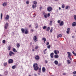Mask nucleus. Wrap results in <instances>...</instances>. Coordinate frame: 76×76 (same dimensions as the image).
<instances>
[{"label": "nucleus", "mask_w": 76, "mask_h": 76, "mask_svg": "<svg viewBox=\"0 0 76 76\" xmlns=\"http://www.w3.org/2000/svg\"><path fill=\"white\" fill-rule=\"evenodd\" d=\"M33 67L34 70L35 71H37L38 70V69H39V67L38 66V64L37 63H35L33 64Z\"/></svg>", "instance_id": "obj_1"}, {"label": "nucleus", "mask_w": 76, "mask_h": 76, "mask_svg": "<svg viewBox=\"0 0 76 76\" xmlns=\"http://www.w3.org/2000/svg\"><path fill=\"white\" fill-rule=\"evenodd\" d=\"M67 53L68 56H67L68 58H69L70 60H72V58L71 57V56H72V53H71L69 52H67Z\"/></svg>", "instance_id": "obj_2"}, {"label": "nucleus", "mask_w": 76, "mask_h": 76, "mask_svg": "<svg viewBox=\"0 0 76 76\" xmlns=\"http://www.w3.org/2000/svg\"><path fill=\"white\" fill-rule=\"evenodd\" d=\"M12 55H15V53L13 52L12 51H10L9 52V55L10 56H12Z\"/></svg>", "instance_id": "obj_3"}, {"label": "nucleus", "mask_w": 76, "mask_h": 76, "mask_svg": "<svg viewBox=\"0 0 76 76\" xmlns=\"http://www.w3.org/2000/svg\"><path fill=\"white\" fill-rule=\"evenodd\" d=\"M48 12H51L52 10V8L50 7H48L47 8Z\"/></svg>", "instance_id": "obj_4"}, {"label": "nucleus", "mask_w": 76, "mask_h": 76, "mask_svg": "<svg viewBox=\"0 0 76 76\" xmlns=\"http://www.w3.org/2000/svg\"><path fill=\"white\" fill-rule=\"evenodd\" d=\"M8 26L9 24H8V23H6L4 25V28L5 29H7V27H8Z\"/></svg>", "instance_id": "obj_5"}, {"label": "nucleus", "mask_w": 76, "mask_h": 76, "mask_svg": "<svg viewBox=\"0 0 76 76\" xmlns=\"http://www.w3.org/2000/svg\"><path fill=\"white\" fill-rule=\"evenodd\" d=\"M8 63L9 64H10L11 63H13V60L12 59H10L8 61Z\"/></svg>", "instance_id": "obj_6"}, {"label": "nucleus", "mask_w": 76, "mask_h": 76, "mask_svg": "<svg viewBox=\"0 0 76 76\" xmlns=\"http://www.w3.org/2000/svg\"><path fill=\"white\" fill-rule=\"evenodd\" d=\"M35 60H39V57L38 55H37L35 56Z\"/></svg>", "instance_id": "obj_7"}, {"label": "nucleus", "mask_w": 76, "mask_h": 76, "mask_svg": "<svg viewBox=\"0 0 76 76\" xmlns=\"http://www.w3.org/2000/svg\"><path fill=\"white\" fill-rule=\"evenodd\" d=\"M29 32V31L28 30V29L26 28L25 29V31H24L25 34H28Z\"/></svg>", "instance_id": "obj_8"}, {"label": "nucleus", "mask_w": 76, "mask_h": 76, "mask_svg": "<svg viewBox=\"0 0 76 76\" xmlns=\"http://www.w3.org/2000/svg\"><path fill=\"white\" fill-rule=\"evenodd\" d=\"M54 53L55 54H57L59 53V51L57 50H54Z\"/></svg>", "instance_id": "obj_9"}, {"label": "nucleus", "mask_w": 76, "mask_h": 76, "mask_svg": "<svg viewBox=\"0 0 76 76\" xmlns=\"http://www.w3.org/2000/svg\"><path fill=\"white\" fill-rule=\"evenodd\" d=\"M54 63L56 65H57V64H58V62L56 60L54 61Z\"/></svg>", "instance_id": "obj_10"}, {"label": "nucleus", "mask_w": 76, "mask_h": 76, "mask_svg": "<svg viewBox=\"0 0 76 76\" xmlns=\"http://www.w3.org/2000/svg\"><path fill=\"white\" fill-rule=\"evenodd\" d=\"M54 53H50V56L51 58H53L54 57Z\"/></svg>", "instance_id": "obj_11"}, {"label": "nucleus", "mask_w": 76, "mask_h": 76, "mask_svg": "<svg viewBox=\"0 0 76 76\" xmlns=\"http://www.w3.org/2000/svg\"><path fill=\"white\" fill-rule=\"evenodd\" d=\"M7 3L6 2H4L3 4L2 5L3 6L5 7L7 6Z\"/></svg>", "instance_id": "obj_12"}, {"label": "nucleus", "mask_w": 76, "mask_h": 76, "mask_svg": "<svg viewBox=\"0 0 76 76\" xmlns=\"http://www.w3.org/2000/svg\"><path fill=\"white\" fill-rule=\"evenodd\" d=\"M70 28H68L67 29V31H66V33L67 34H69V31H70Z\"/></svg>", "instance_id": "obj_13"}, {"label": "nucleus", "mask_w": 76, "mask_h": 76, "mask_svg": "<svg viewBox=\"0 0 76 76\" xmlns=\"http://www.w3.org/2000/svg\"><path fill=\"white\" fill-rule=\"evenodd\" d=\"M64 24V22L62 21L59 24L60 26H63Z\"/></svg>", "instance_id": "obj_14"}, {"label": "nucleus", "mask_w": 76, "mask_h": 76, "mask_svg": "<svg viewBox=\"0 0 76 76\" xmlns=\"http://www.w3.org/2000/svg\"><path fill=\"white\" fill-rule=\"evenodd\" d=\"M44 16L45 19L47 18V15L45 13H44Z\"/></svg>", "instance_id": "obj_15"}, {"label": "nucleus", "mask_w": 76, "mask_h": 76, "mask_svg": "<svg viewBox=\"0 0 76 76\" xmlns=\"http://www.w3.org/2000/svg\"><path fill=\"white\" fill-rule=\"evenodd\" d=\"M9 18H10L9 16L8 15H7L6 18H5V19H7V20L8 19H9Z\"/></svg>", "instance_id": "obj_16"}, {"label": "nucleus", "mask_w": 76, "mask_h": 76, "mask_svg": "<svg viewBox=\"0 0 76 76\" xmlns=\"http://www.w3.org/2000/svg\"><path fill=\"white\" fill-rule=\"evenodd\" d=\"M54 57L55 58H58L59 57V56L57 54L56 55H55Z\"/></svg>", "instance_id": "obj_17"}, {"label": "nucleus", "mask_w": 76, "mask_h": 76, "mask_svg": "<svg viewBox=\"0 0 76 76\" xmlns=\"http://www.w3.org/2000/svg\"><path fill=\"white\" fill-rule=\"evenodd\" d=\"M34 39L35 41L36 42L37 41V37L36 36H34Z\"/></svg>", "instance_id": "obj_18"}, {"label": "nucleus", "mask_w": 76, "mask_h": 76, "mask_svg": "<svg viewBox=\"0 0 76 76\" xmlns=\"http://www.w3.org/2000/svg\"><path fill=\"white\" fill-rule=\"evenodd\" d=\"M42 72H45V70H46V69H45V67H43L42 68Z\"/></svg>", "instance_id": "obj_19"}, {"label": "nucleus", "mask_w": 76, "mask_h": 76, "mask_svg": "<svg viewBox=\"0 0 76 76\" xmlns=\"http://www.w3.org/2000/svg\"><path fill=\"white\" fill-rule=\"evenodd\" d=\"M36 7H37V5H36L33 4L32 5V7L33 9H35Z\"/></svg>", "instance_id": "obj_20"}, {"label": "nucleus", "mask_w": 76, "mask_h": 76, "mask_svg": "<svg viewBox=\"0 0 76 76\" xmlns=\"http://www.w3.org/2000/svg\"><path fill=\"white\" fill-rule=\"evenodd\" d=\"M42 40L44 41V43H45L46 41V38H42Z\"/></svg>", "instance_id": "obj_21"}, {"label": "nucleus", "mask_w": 76, "mask_h": 76, "mask_svg": "<svg viewBox=\"0 0 76 76\" xmlns=\"http://www.w3.org/2000/svg\"><path fill=\"white\" fill-rule=\"evenodd\" d=\"M76 25V23L75 22H74L72 23V26H75Z\"/></svg>", "instance_id": "obj_22"}, {"label": "nucleus", "mask_w": 76, "mask_h": 76, "mask_svg": "<svg viewBox=\"0 0 76 76\" xmlns=\"http://www.w3.org/2000/svg\"><path fill=\"white\" fill-rule=\"evenodd\" d=\"M17 66L16 65H14L12 66V69H15Z\"/></svg>", "instance_id": "obj_23"}, {"label": "nucleus", "mask_w": 76, "mask_h": 76, "mask_svg": "<svg viewBox=\"0 0 76 76\" xmlns=\"http://www.w3.org/2000/svg\"><path fill=\"white\" fill-rule=\"evenodd\" d=\"M22 33H24L25 30L24 28H21V29Z\"/></svg>", "instance_id": "obj_24"}, {"label": "nucleus", "mask_w": 76, "mask_h": 76, "mask_svg": "<svg viewBox=\"0 0 76 76\" xmlns=\"http://www.w3.org/2000/svg\"><path fill=\"white\" fill-rule=\"evenodd\" d=\"M13 51L15 53H17V50H16L15 48H13Z\"/></svg>", "instance_id": "obj_25"}, {"label": "nucleus", "mask_w": 76, "mask_h": 76, "mask_svg": "<svg viewBox=\"0 0 76 76\" xmlns=\"http://www.w3.org/2000/svg\"><path fill=\"white\" fill-rule=\"evenodd\" d=\"M53 30H54V29H53V27H51V28L50 30V33H51V32H52L53 31Z\"/></svg>", "instance_id": "obj_26"}, {"label": "nucleus", "mask_w": 76, "mask_h": 76, "mask_svg": "<svg viewBox=\"0 0 76 76\" xmlns=\"http://www.w3.org/2000/svg\"><path fill=\"white\" fill-rule=\"evenodd\" d=\"M50 29V27H48L46 29V30L47 31H48Z\"/></svg>", "instance_id": "obj_27"}, {"label": "nucleus", "mask_w": 76, "mask_h": 76, "mask_svg": "<svg viewBox=\"0 0 76 76\" xmlns=\"http://www.w3.org/2000/svg\"><path fill=\"white\" fill-rule=\"evenodd\" d=\"M62 37V35L61 34H59L57 37V38H58L59 37Z\"/></svg>", "instance_id": "obj_28"}, {"label": "nucleus", "mask_w": 76, "mask_h": 76, "mask_svg": "<svg viewBox=\"0 0 76 76\" xmlns=\"http://www.w3.org/2000/svg\"><path fill=\"white\" fill-rule=\"evenodd\" d=\"M53 23V21L50 20L49 25H52V23Z\"/></svg>", "instance_id": "obj_29"}, {"label": "nucleus", "mask_w": 76, "mask_h": 76, "mask_svg": "<svg viewBox=\"0 0 76 76\" xmlns=\"http://www.w3.org/2000/svg\"><path fill=\"white\" fill-rule=\"evenodd\" d=\"M17 47L18 48H19V47H20V44H19V43H17Z\"/></svg>", "instance_id": "obj_30"}, {"label": "nucleus", "mask_w": 76, "mask_h": 76, "mask_svg": "<svg viewBox=\"0 0 76 76\" xmlns=\"http://www.w3.org/2000/svg\"><path fill=\"white\" fill-rule=\"evenodd\" d=\"M39 47L38 46H35V50H37V49H38Z\"/></svg>", "instance_id": "obj_31"}, {"label": "nucleus", "mask_w": 76, "mask_h": 76, "mask_svg": "<svg viewBox=\"0 0 76 76\" xmlns=\"http://www.w3.org/2000/svg\"><path fill=\"white\" fill-rule=\"evenodd\" d=\"M33 3L34 4H35V5H37V1H34L33 2Z\"/></svg>", "instance_id": "obj_32"}, {"label": "nucleus", "mask_w": 76, "mask_h": 76, "mask_svg": "<svg viewBox=\"0 0 76 76\" xmlns=\"http://www.w3.org/2000/svg\"><path fill=\"white\" fill-rule=\"evenodd\" d=\"M64 7H65V6L64 5V4H63L62 5V9H64Z\"/></svg>", "instance_id": "obj_33"}, {"label": "nucleus", "mask_w": 76, "mask_h": 76, "mask_svg": "<svg viewBox=\"0 0 76 76\" xmlns=\"http://www.w3.org/2000/svg\"><path fill=\"white\" fill-rule=\"evenodd\" d=\"M74 18L75 20H76V15H75L74 16Z\"/></svg>", "instance_id": "obj_34"}, {"label": "nucleus", "mask_w": 76, "mask_h": 76, "mask_svg": "<svg viewBox=\"0 0 76 76\" xmlns=\"http://www.w3.org/2000/svg\"><path fill=\"white\" fill-rule=\"evenodd\" d=\"M46 28H47V26H45L43 27V29H46Z\"/></svg>", "instance_id": "obj_35"}, {"label": "nucleus", "mask_w": 76, "mask_h": 76, "mask_svg": "<svg viewBox=\"0 0 76 76\" xmlns=\"http://www.w3.org/2000/svg\"><path fill=\"white\" fill-rule=\"evenodd\" d=\"M67 61V63H68V64H70V61L69 60H68Z\"/></svg>", "instance_id": "obj_36"}, {"label": "nucleus", "mask_w": 76, "mask_h": 76, "mask_svg": "<svg viewBox=\"0 0 76 76\" xmlns=\"http://www.w3.org/2000/svg\"><path fill=\"white\" fill-rule=\"evenodd\" d=\"M72 53L73 54H74V56H76V54L75 53V52L74 51L72 52Z\"/></svg>", "instance_id": "obj_37"}, {"label": "nucleus", "mask_w": 76, "mask_h": 76, "mask_svg": "<svg viewBox=\"0 0 76 76\" xmlns=\"http://www.w3.org/2000/svg\"><path fill=\"white\" fill-rule=\"evenodd\" d=\"M3 17V14L2 13H1V19H2V17Z\"/></svg>", "instance_id": "obj_38"}, {"label": "nucleus", "mask_w": 76, "mask_h": 76, "mask_svg": "<svg viewBox=\"0 0 76 76\" xmlns=\"http://www.w3.org/2000/svg\"><path fill=\"white\" fill-rule=\"evenodd\" d=\"M11 48V47L10 46H9V47L8 48V50H10V49Z\"/></svg>", "instance_id": "obj_39"}, {"label": "nucleus", "mask_w": 76, "mask_h": 76, "mask_svg": "<svg viewBox=\"0 0 76 76\" xmlns=\"http://www.w3.org/2000/svg\"><path fill=\"white\" fill-rule=\"evenodd\" d=\"M50 47H51V46H50V45L47 46V48H48V49H50Z\"/></svg>", "instance_id": "obj_40"}, {"label": "nucleus", "mask_w": 76, "mask_h": 76, "mask_svg": "<svg viewBox=\"0 0 76 76\" xmlns=\"http://www.w3.org/2000/svg\"><path fill=\"white\" fill-rule=\"evenodd\" d=\"M5 42H6L5 40H4L2 41V42L3 44H4V43H5Z\"/></svg>", "instance_id": "obj_41"}, {"label": "nucleus", "mask_w": 76, "mask_h": 76, "mask_svg": "<svg viewBox=\"0 0 76 76\" xmlns=\"http://www.w3.org/2000/svg\"><path fill=\"white\" fill-rule=\"evenodd\" d=\"M69 9V6H66L65 7L66 9Z\"/></svg>", "instance_id": "obj_42"}, {"label": "nucleus", "mask_w": 76, "mask_h": 76, "mask_svg": "<svg viewBox=\"0 0 76 76\" xmlns=\"http://www.w3.org/2000/svg\"><path fill=\"white\" fill-rule=\"evenodd\" d=\"M4 66H6V65H7V63L5 62V63H4Z\"/></svg>", "instance_id": "obj_43"}, {"label": "nucleus", "mask_w": 76, "mask_h": 76, "mask_svg": "<svg viewBox=\"0 0 76 76\" xmlns=\"http://www.w3.org/2000/svg\"><path fill=\"white\" fill-rule=\"evenodd\" d=\"M38 28V25H37L36 26V27H35V28L36 29H37V28Z\"/></svg>", "instance_id": "obj_44"}, {"label": "nucleus", "mask_w": 76, "mask_h": 76, "mask_svg": "<svg viewBox=\"0 0 76 76\" xmlns=\"http://www.w3.org/2000/svg\"><path fill=\"white\" fill-rule=\"evenodd\" d=\"M61 20H59L58 21V23H60V22H61Z\"/></svg>", "instance_id": "obj_45"}, {"label": "nucleus", "mask_w": 76, "mask_h": 76, "mask_svg": "<svg viewBox=\"0 0 76 76\" xmlns=\"http://www.w3.org/2000/svg\"><path fill=\"white\" fill-rule=\"evenodd\" d=\"M26 3L27 4H29V1H27L26 2Z\"/></svg>", "instance_id": "obj_46"}, {"label": "nucleus", "mask_w": 76, "mask_h": 76, "mask_svg": "<svg viewBox=\"0 0 76 76\" xmlns=\"http://www.w3.org/2000/svg\"><path fill=\"white\" fill-rule=\"evenodd\" d=\"M47 53V52L45 51H44V54H46Z\"/></svg>", "instance_id": "obj_47"}, {"label": "nucleus", "mask_w": 76, "mask_h": 76, "mask_svg": "<svg viewBox=\"0 0 76 76\" xmlns=\"http://www.w3.org/2000/svg\"><path fill=\"white\" fill-rule=\"evenodd\" d=\"M73 75H74V74H76V71L74 72L73 73Z\"/></svg>", "instance_id": "obj_48"}, {"label": "nucleus", "mask_w": 76, "mask_h": 76, "mask_svg": "<svg viewBox=\"0 0 76 76\" xmlns=\"http://www.w3.org/2000/svg\"><path fill=\"white\" fill-rule=\"evenodd\" d=\"M49 45V42H47L46 43V45Z\"/></svg>", "instance_id": "obj_49"}, {"label": "nucleus", "mask_w": 76, "mask_h": 76, "mask_svg": "<svg viewBox=\"0 0 76 76\" xmlns=\"http://www.w3.org/2000/svg\"><path fill=\"white\" fill-rule=\"evenodd\" d=\"M34 76H37V74H36V73H34Z\"/></svg>", "instance_id": "obj_50"}, {"label": "nucleus", "mask_w": 76, "mask_h": 76, "mask_svg": "<svg viewBox=\"0 0 76 76\" xmlns=\"http://www.w3.org/2000/svg\"><path fill=\"white\" fill-rule=\"evenodd\" d=\"M48 16L49 17L50 16V13H48Z\"/></svg>", "instance_id": "obj_51"}, {"label": "nucleus", "mask_w": 76, "mask_h": 76, "mask_svg": "<svg viewBox=\"0 0 76 76\" xmlns=\"http://www.w3.org/2000/svg\"><path fill=\"white\" fill-rule=\"evenodd\" d=\"M41 68H40L39 69V72H41Z\"/></svg>", "instance_id": "obj_52"}, {"label": "nucleus", "mask_w": 76, "mask_h": 76, "mask_svg": "<svg viewBox=\"0 0 76 76\" xmlns=\"http://www.w3.org/2000/svg\"><path fill=\"white\" fill-rule=\"evenodd\" d=\"M45 63H48V61H47V60H45Z\"/></svg>", "instance_id": "obj_53"}, {"label": "nucleus", "mask_w": 76, "mask_h": 76, "mask_svg": "<svg viewBox=\"0 0 76 76\" xmlns=\"http://www.w3.org/2000/svg\"><path fill=\"white\" fill-rule=\"evenodd\" d=\"M63 75H66V74L65 73H63Z\"/></svg>", "instance_id": "obj_54"}, {"label": "nucleus", "mask_w": 76, "mask_h": 76, "mask_svg": "<svg viewBox=\"0 0 76 76\" xmlns=\"http://www.w3.org/2000/svg\"><path fill=\"white\" fill-rule=\"evenodd\" d=\"M58 66H61V64H59L58 65Z\"/></svg>", "instance_id": "obj_55"}, {"label": "nucleus", "mask_w": 76, "mask_h": 76, "mask_svg": "<svg viewBox=\"0 0 76 76\" xmlns=\"http://www.w3.org/2000/svg\"><path fill=\"white\" fill-rule=\"evenodd\" d=\"M31 32H34V29H31Z\"/></svg>", "instance_id": "obj_56"}, {"label": "nucleus", "mask_w": 76, "mask_h": 76, "mask_svg": "<svg viewBox=\"0 0 76 76\" xmlns=\"http://www.w3.org/2000/svg\"><path fill=\"white\" fill-rule=\"evenodd\" d=\"M34 51H35V50L34 49H32V51L34 52Z\"/></svg>", "instance_id": "obj_57"}, {"label": "nucleus", "mask_w": 76, "mask_h": 76, "mask_svg": "<svg viewBox=\"0 0 76 76\" xmlns=\"http://www.w3.org/2000/svg\"><path fill=\"white\" fill-rule=\"evenodd\" d=\"M59 10H61V8L60 7H59Z\"/></svg>", "instance_id": "obj_58"}, {"label": "nucleus", "mask_w": 76, "mask_h": 76, "mask_svg": "<svg viewBox=\"0 0 76 76\" xmlns=\"http://www.w3.org/2000/svg\"><path fill=\"white\" fill-rule=\"evenodd\" d=\"M29 27H30V28H31V25H30L29 26Z\"/></svg>", "instance_id": "obj_59"}, {"label": "nucleus", "mask_w": 76, "mask_h": 76, "mask_svg": "<svg viewBox=\"0 0 76 76\" xmlns=\"http://www.w3.org/2000/svg\"><path fill=\"white\" fill-rule=\"evenodd\" d=\"M72 38H74V36H72Z\"/></svg>", "instance_id": "obj_60"}, {"label": "nucleus", "mask_w": 76, "mask_h": 76, "mask_svg": "<svg viewBox=\"0 0 76 76\" xmlns=\"http://www.w3.org/2000/svg\"><path fill=\"white\" fill-rule=\"evenodd\" d=\"M73 76H76V75H74Z\"/></svg>", "instance_id": "obj_61"}, {"label": "nucleus", "mask_w": 76, "mask_h": 76, "mask_svg": "<svg viewBox=\"0 0 76 76\" xmlns=\"http://www.w3.org/2000/svg\"><path fill=\"white\" fill-rule=\"evenodd\" d=\"M44 51H47V49H45V50Z\"/></svg>", "instance_id": "obj_62"}, {"label": "nucleus", "mask_w": 76, "mask_h": 76, "mask_svg": "<svg viewBox=\"0 0 76 76\" xmlns=\"http://www.w3.org/2000/svg\"><path fill=\"white\" fill-rule=\"evenodd\" d=\"M58 1V0H55V1Z\"/></svg>", "instance_id": "obj_63"}, {"label": "nucleus", "mask_w": 76, "mask_h": 76, "mask_svg": "<svg viewBox=\"0 0 76 76\" xmlns=\"http://www.w3.org/2000/svg\"><path fill=\"white\" fill-rule=\"evenodd\" d=\"M0 76H1V75H0Z\"/></svg>", "instance_id": "obj_64"}]
</instances>
